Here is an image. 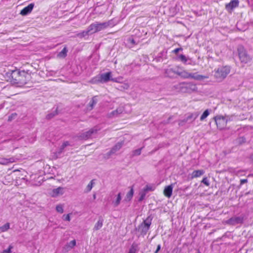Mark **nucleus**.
<instances>
[{"label": "nucleus", "instance_id": "nucleus-30", "mask_svg": "<svg viewBox=\"0 0 253 253\" xmlns=\"http://www.w3.org/2000/svg\"><path fill=\"white\" fill-rule=\"evenodd\" d=\"M10 228V224L6 223L3 226L0 227V233L7 231Z\"/></svg>", "mask_w": 253, "mask_h": 253}, {"label": "nucleus", "instance_id": "nucleus-13", "mask_svg": "<svg viewBox=\"0 0 253 253\" xmlns=\"http://www.w3.org/2000/svg\"><path fill=\"white\" fill-rule=\"evenodd\" d=\"M76 245V240H73L70 242L67 243L63 248V251L64 252H68L73 249Z\"/></svg>", "mask_w": 253, "mask_h": 253}, {"label": "nucleus", "instance_id": "nucleus-11", "mask_svg": "<svg viewBox=\"0 0 253 253\" xmlns=\"http://www.w3.org/2000/svg\"><path fill=\"white\" fill-rule=\"evenodd\" d=\"M34 5L35 4L33 3L29 4L27 6L24 7L22 10H21L20 14L23 16L28 15L32 12Z\"/></svg>", "mask_w": 253, "mask_h": 253}, {"label": "nucleus", "instance_id": "nucleus-50", "mask_svg": "<svg viewBox=\"0 0 253 253\" xmlns=\"http://www.w3.org/2000/svg\"><path fill=\"white\" fill-rule=\"evenodd\" d=\"M160 249H161V245H158L157 246V250L155 252V253H158V252L160 250Z\"/></svg>", "mask_w": 253, "mask_h": 253}, {"label": "nucleus", "instance_id": "nucleus-2", "mask_svg": "<svg viewBox=\"0 0 253 253\" xmlns=\"http://www.w3.org/2000/svg\"><path fill=\"white\" fill-rule=\"evenodd\" d=\"M230 71V68L229 66L220 67L214 70V76L217 81L221 82L227 77Z\"/></svg>", "mask_w": 253, "mask_h": 253}, {"label": "nucleus", "instance_id": "nucleus-36", "mask_svg": "<svg viewBox=\"0 0 253 253\" xmlns=\"http://www.w3.org/2000/svg\"><path fill=\"white\" fill-rule=\"evenodd\" d=\"M94 184L93 180H92L87 185L86 189H85V192H88L91 191V190L92 188L93 185Z\"/></svg>", "mask_w": 253, "mask_h": 253}, {"label": "nucleus", "instance_id": "nucleus-33", "mask_svg": "<svg viewBox=\"0 0 253 253\" xmlns=\"http://www.w3.org/2000/svg\"><path fill=\"white\" fill-rule=\"evenodd\" d=\"M137 246L136 244H132L129 249L128 253H135L137 251Z\"/></svg>", "mask_w": 253, "mask_h": 253}, {"label": "nucleus", "instance_id": "nucleus-48", "mask_svg": "<svg viewBox=\"0 0 253 253\" xmlns=\"http://www.w3.org/2000/svg\"><path fill=\"white\" fill-rule=\"evenodd\" d=\"M248 181V179H241L240 180V185H242L244 183H247Z\"/></svg>", "mask_w": 253, "mask_h": 253}, {"label": "nucleus", "instance_id": "nucleus-53", "mask_svg": "<svg viewBox=\"0 0 253 253\" xmlns=\"http://www.w3.org/2000/svg\"><path fill=\"white\" fill-rule=\"evenodd\" d=\"M197 253H201L200 251H198Z\"/></svg>", "mask_w": 253, "mask_h": 253}, {"label": "nucleus", "instance_id": "nucleus-43", "mask_svg": "<svg viewBox=\"0 0 253 253\" xmlns=\"http://www.w3.org/2000/svg\"><path fill=\"white\" fill-rule=\"evenodd\" d=\"M202 182L205 184L207 186L210 185V183L207 177L204 178L202 181Z\"/></svg>", "mask_w": 253, "mask_h": 253}, {"label": "nucleus", "instance_id": "nucleus-17", "mask_svg": "<svg viewBox=\"0 0 253 253\" xmlns=\"http://www.w3.org/2000/svg\"><path fill=\"white\" fill-rule=\"evenodd\" d=\"M209 78L207 76H203L197 74V73H190V76L189 78L193 79L196 80L198 81H201L203 80L204 79H208Z\"/></svg>", "mask_w": 253, "mask_h": 253}, {"label": "nucleus", "instance_id": "nucleus-12", "mask_svg": "<svg viewBox=\"0 0 253 253\" xmlns=\"http://www.w3.org/2000/svg\"><path fill=\"white\" fill-rule=\"evenodd\" d=\"M124 111V107L123 106L119 107L115 110L111 112L108 114L109 118L117 117L119 115L122 114Z\"/></svg>", "mask_w": 253, "mask_h": 253}, {"label": "nucleus", "instance_id": "nucleus-47", "mask_svg": "<svg viewBox=\"0 0 253 253\" xmlns=\"http://www.w3.org/2000/svg\"><path fill=\"white\" fill-rule=\"evenodd\" d=\"M143 190H144L146 192H147L148 191H150L152 190V188L151 187H150V186H148V185H146L145 188H144V189H143Z\"/></svg>", "mask_w": 253, "mask_h": 253}, {"label": "nucleus", "instance_id": "nucleus-34", "mask_svg": "<svg viewBox=\"0 0 253 253\" xmlns=\"http://www.w3.org/2000/svg\"><path fill=\"white\" fill-rule=\"evenodd\" d=\"M67 50L66 47H64L61 52H60L58 56L60 57H65L67 55Z\"/></svg>", "mask_w": 253, "mask_h": 253}, {"label": "nucleus", "instance_id": "nucleus-7", "mask_svg": "<svg viewBox=\"0 0 253 253\" xmlns=\"http://www.w3.org/2000/svg\"><path fill=\"white\" fill-rule=\"evenodd\" d=\"M98 130L97 127H93L88 131L82 133L79 137L80 139L86 140L90 138L92 134L96 133Z\"/></svg>", "mask_w": 253, "mask_h": 253}, {"label": "nucleus", "instance_id": "nucleus-22", "mask_svg": "<svg viewBox=\"0 0 253 253\" xmlns=\"http://www.w3.org/2000/svg\"><path fill=\"white\" fill-rule=\"evenodd\" d=\"M122 200V197H121V193H119L117 195L116 199L113 201L112 204H113L114 206L115 207H118L121 202V201Z\"/></svg>", "mask_w": 253, "mask_h": 253}, {"label": "nucleus", "instance_id": "nucleus-40", "mask_svg": "<svg viewBox=\"0 0 253 253\" xmlns=\"http://www.w3.org/2000/svg\"><path fill=\"white\" fill-rule=\"evenodd\" d=\"M175 74L179 76V74L183 71V69L179 67H176L174 68Z\"/></svg>", "mask_w": 253, "mask_h": 253}, {"label": "nucleus", "instance_id": "nucleus-16", "mask_svg": "<svg viewBox=\"0 0 253 253\" xmlns=\"http://www.w3.org/2000/svg\"><path fill=\"white\" fill-rule=\"evenodd\" d=\"M16 162V158L14 157H11L9 158H0V164L3 165H7L9 164L13 163Z\"/></svg>", "mask_w": 253, "mask_h": 253}, {"label": "nucleus", "instance_id": "nucleus-14", "mask_svg": "<svg viewBox=\"0 0 253 253\" xmlns=\"http://www.w3.org/2000/svg\"><path fill=\"white\" fill-rule=\"evenodd\" d=\"M69 145L70 143L68 141L64 142L60 146L59 150L54 153L53 157L55 158H57L63 152L64 148Z\"/></svg>", "mask_w": 253, "mask_h": 253}, {"label": "nucleus", "instance_id": "nucleus-29", "mask_svg": "<svg viewBox=\"0 0 253 253\" xmlns=\"http://www.w3.org/2000/svg\"><path fill=\"white\" fill-rule=\"evenodd\" d=\"M189 76L190 73L184 70H183V71L179 74V76L184 79L189 78Z\"/></svg>", "mask_w": 253, "mask_h": 253}, {"label": "nucleus", "instance_id": "nucleus-8", "mask_svg": "<svg viewBox=\"0 0 253 253\" xmlns=\"http://www.w3.org/2000/svg\"><path fill=\"white\" fill-rule=\"evenodd\" d=\"M215 121L217 127L222 129L226 126L227 120L225 117L217 116L215 117Z\"/></svg>", "mask_w": 253, "mask_h": 253}, {"label": "nucleus", "instance_id": "nucleus-39", "mask_svg": "<svg viewBox=\"0 0 253 253\" xmlns=\"http://www.w3.org/2000/svg\"><path fill=\"white\" fill-rule=\"evenodd\" d=\"M56 210L57 212L62 213L64 212L63 206L62 205H57Z\"/></svg>", "mask_w": 253, "mask_h": 253}, {"label": "nucleus", "instance_id": "nucleus-41", "mask_svg": "<svg viewBox=\"0 0 253 253\" xmlns=\"http://www.w3.org/2000/svg\"><path fill=\"white\" fill-rule=\"evenodd\" d=\"M70 214L71 213L64 214L62 216V219L65 221H70L71 220Z\"/></svg>", "mask_w": 253, "mask_h": 253}, {"label": "nucleus", "instance_id": "nucleus-3", "mask_svg": "<svg viewBox=\"0 0 253 253\" xmlns=\"http://www.w3.org/2000/svg\"><path fill=\"white\" fill-rule=\"evenodd\" d=\"M111 25V21L103 23L96 22L89 26V31H90L91 33L92 34L101 30H103L110 26Z\"/></svg>", "mask_w": 253, "mask_h": 253}, {"label": "nucleus", "instance_id": "nucleus-23", "mask_svg": "<svg viewBox=\"0 0 253 253\" xmlns=\"http://www.w3.org/2000/svg\"><path fill=\"white\" fill-rule=\"evenodd\" d=\"M204 173L203 170H194L192 174V178H196L202 175Z\"/></svg>", "mask_w": 253, "mask_h": 253}, {"label": "nucleus", "instance_id": "nucleus-52", "mask_svg": "<svg viewBox=\"0 0 253 253\" xmlns=\"http://www.w3.org/2000/svg\"><path fill=\"white\" fill-rule=\"evenodd\" d=\"M95 198H96V196H95V195L94 194V195H93V198H94V199H95Z\"/></svg>", "mask_w": 253, "mask_h": 253}, {"label": "nucleus", "instance_id": "nucleus-20", "mask_svg": "<svg viewBox=\"0 0 253 253\" xmlns=\"http://www.w3.org/2000/svg\"><path fill=\"white\" fill-rule=\"evenodd\" d=\"M173 189L172 185L171 184L166 187L164 190V194L168 198H170L172 195Z\"/></svg>", "mask_w": 253, "mask_h": 253}, {"label": "nucleus", "instance_id": "nucleus-6", "mask_svg": "<svg viewBox=\"0 0 253 253\" xmlns=\"http://www.w3.org/2000/svg\"><path fill=\"white\" fill-rule=\"evenodd\" d=\"M239 58L242 62L247 63L250 60V56L247 54L246 50L243 46H239L238 48Z\"/></svg>", "mask_w": 253, "mask_h": 253}, {"label": "nucleus", "instance_id": "nucleus-4", "mask_svg": "<svg viewBox=\"0 0 253 253\" xmlns=\"http://www.w3.org/2000/svg\"><path fill=\"white\" fill-rule=\"evenodd\" d=\"M111 72H109L105 73L100 74L93 78L90 83L92 84H97L99 83H107L109 81L111 80Z\"/></svg>", "mask_w": 253, "mask_h": 253}, {"label": "nucleus", "instance_id": "nucleus-10", "mask_svg": "<svg viewBox=\"0 0 253 253\" xmlns=\"http://www.w3.org/2000/svg\"><path fill=\"white\" fill-rule=\"evenodd\" d=\"M243 221V216H234L229 219L226 223L229 225H235L238 224H241Z\"/></svg>", "mask_w": 253, "mask_h": 253}, {"label": "nucleus", "instance_id": "nucleus-38", "mask_svg": "<svg viewBox=\"0 0 253 253\" xmlns=\"http://www.w3.org/2000/svg\"><path fill=\"white\" fill-rule=\"evenodd\" d=\"M146 192H146L143 190L139 193V195H140V197L139 199V201H141L144 199V198L146 196Z\"/></svg>", "mask_w": 253, "mask_h": 253}, {"label": "nucleus", "instance_id": "nucleus-19", "mask_svg": "<svg viewBox=\"0 0 253 253\" xmlns=\"http://www.w3.org/2000/svg\"><path fill=\"white\" fill-rule=\"evenodd\" d=\"M165 76L170 78H174L175 74L174 68H169L165 70Z\"/></svg>", "mask_w": 253, "mask_h": 253}, {"label": "nucleus", "instance_id": "nucleus-1", "mask_svg": "<svg viewBox=\"0 0 253 253\" xmlns=\"http://www.w3.org/2000/svg\"><path fill=\"white\" fill-rule=\"evenodd\" d=\"M11 82L13 84L22 85L26 84L30 79V75L24 71L13 70L11 73Z\"/></svg>", "mask_w": 253, "mask_h": 253}, {"label": "nucleus", "instance_id": "nucleus-49", "mask_svg": "<svg viewBox=\"0 0 253 253\" xmlns=\"http://www.w3.org/2000/svg\"><path fill=\"white\" fill-rule=\"evenodd\" d=\"M55 114H49L48 115H47V118L49 119H51V118H52L53 116H55Z\"/></svg>", "mask_w": 253, "mask_h": 253}, {"label": "nucleus", "instance_id": "nucleus-45", "mask_svg": "<svg viewBox=\"0 0 253 253\" xmlns=\"http://www.w3.org/2000/svg\"><path fill=\"white\" fill-rule=\"evenodd\" d=\"M11 248L12 247L11 246H9L8 249L3 250L2 253H10Z\"/></svg>", "mask_w": 253, "mask_h": 253}, {"label": "nucleus", "instance_id": "nucleus-15", "mask_svg": "<svg viewBox=\"0 0 253 253\" xmlns=\"http://www.w3.org/2000/svg\"><path fill=\"white\" fill-rule=\"evenodd\" d=\"M239 2L238 0H232L229 3L226 4L225 7L228 10H232L234 8L238 6Z\"/></svg>", "mask_w": 253, "mask_h": 253}, {"label": "nucleus", "instance_id": "nucleus-46", "mask_svg": "<svg viewBox=\"0 0 253 253\" xmlns=\"http://www.w3.org/2000/svg\"><path fill=\"white\" fill-rule=\"evenodd\" d=\"M182 48H176L174 50H173L172 51V52L175 53V54H177L179 51H182Z\"/></svg>", "mask_w": 253, "mask_h": 253}, {"label": "nucleus", "instance_id": "nucleus-27", "mask_svg": "<svg viewBox=\"0 0 253 253\" xmlns=\"http://www.w3.org/2000/svg\"><path fill=\"white\" fill-rule=\"evenodd\" d=\"M129 85L127 83H124L121 84L120 85H119L117 87V88L119 90L123 91V90H124L126 89H127L129 88Z\"/></svg>", "mask_w": 253, "mask_h": 253}, {"label": "nucleus", "instance_id": "nucleus-18", "mask_svg": "<svg viewBox=\"0 0 253 253\" xmlns=\"http://www.w3.org/2000/svg\"><path fill=\"white\" fill-rule=\"evenodd\" d=\"M64 193V188L59 187L57 188L52 190L51 195L52 197H57L59 195H62Z\"/></svg>", "mask_w": 253, "mask_h": 253}, {"label": "nucleus", "instance_id": "nucleus-26", "mask_svg": "<svg viewBox=\"0 0 253 253\" xmlns=\"http://www.w3.org/2000/svg\"><path fill=\"white\" fill-rule=\"evenodd\" d=\"M91 34H92L91 33V32L89 31V27H88L87 30L84 31L81 33H78L77 34V36L79 37H80V38H83L86 36H87L89 35H91Z\"/></svg>", "mask_w": 253, "mask_h": 253}, {"label": "nucleus", "instance_id": "nucleus-51", "mask_svg": "<svg viewBox=\"0 0 253 253\" xmlns=\"http://www.w3.org/2000/svg\"><path fill=\"white\" fill-rule=\"evenodd\" d=\"M130 41L131 43H132V44H135V41L133 39H131Z\"/></svg>", "mask_w": 253, "mask_h": 253}, {"label": "nucleus", "instance_id": "nucleus-42", "mask_svg": "<svg viewBox=\"0 0 253 253\" xmlns=\"http://www.w3.org/2000/svg\"><path fill=\"white\" fill-rule=\"evenodd\" d=\"M179 59L184 63H186L187 61L186 56L183 54H181L179 56Z\"/></svg>", "mask_w": 253, "mask_h": 253}, {"label": "nucleus", "instance_id": "nucleus-5", "mask_svg": "<svg viewBox=\"0 0 253 253\" xmlns=\"http://www.w3.org/2000/svg\"><path fill=\"white\" fill-rule=\"evenodd\" d=\"M151 221L152 218L150 216H148L138 226V231L142 235H146L150 229Z\"/></svg>", "mask_w": 253, "mask_h": 253}, {"label": "nucleus", "instance_id": "nucleus-28", "mask_svg": "<svg viewBox=\"0 0 253 253\" xmlns=\"http://www.w3.org/2000/svg\"><path fill=\"white\" fill-rule=\"evenodd\" d=\"M133 195V188L131 187L130 191L127 193L125 200L126 201H130L131 198H132V196Z\"/></svg>", "mask_w": 253, "mask_h": 253}, {"label": "nucleus", "instance_id": "nucleus-24", "mask_svg": "<svg viewBox=\"0 0 253 253\" xmlns=\"http://www.w3.org/2000/svg\"><path fill=\"white\" fill-rule=\"evenodd\" d=\"M97 103V99L96 96H94L92 98L91 101L88 104V109L91 110L93 109L94 105Z\"/></svg>", "mask_w": 253, "mask_h": 253}, {"label": "nucleus", "instance_id": "nucleus-32", "mask_svg": "<svg viewBox=\"0 0 253 253\" xmlns=\"http://www.w3.org/2000/svg\"><path fill=\"white\" fill-rule=\"evenodd\" d=\"M179 85L181 90L183 88H187L190 87L191 86H193V85L191 84H185L184 83L180 84ZM193 87L194 88L196 87L195 85H193Z\"/></svg>", "mask_w": 253, "mask_h": 253}, {"label": "nucleus", "instance_id": "nucleus-25", "mask_svg": "<svg viewBox=\"0 0 253 253\" xmlns=\"http://www.w3.org/2000/svg\"><path fill=\"white\" fill-rule=\"evenodd\" d=\"M103 220L102 218H99L97 223L95 224L94 230H98L100 229L103 226Z\"/></svg>", "mask_w": 253, "mask_h": 253}, {"label": "nucleus", "instance_id": "nucleus-31", "mask_svg": "<svg viewBox=\"0 0 253 253\" xmlns=\"http://www.w3.org/2000/svg\"><path fill=\"white\" fill-rule=\"evenodd\" d=\"M209 114H210L209 110L208 109L206 110L204 112V113H203L202 116H201L200 120L202 121L204 120L209 115Z\"/></svg>", "mask_w": 253, "mask_h": 253}, {"label": "nucleus", "instance_id": "nucleus-54", "mask_svg": "<svg viewBox=\"0 0 253 253\" xmlns=\"http://www.w3.org/2000/svg\"><path fill=\"white\" fill-rule=\"evenodd\" d=\"M252 158H253V154L252 155Z\"/></svg>", "mask_w": 253, "mask_h": 253}, {"label": "nucleus", "instance_id": "nucleus-9", "mask_svg": "<svg viewBox=\"0 0 253 253\" xmlns=\"http://www.w3.org/2000/svg\"><path fill=\"white\" fill-rule=\"evenodd\" d=\"M124 144V141H122L121 142H118V143H117L111 148L110 151L106 154V155L107 156V158H109L111 155L115 154V153H116L117 152L119 151L122 148V147H123Z\"/></svg>", "mask_w": 253, "mask_h": 253}, {"label": "nucleus", "instance_id": "nucleus-44", "mask_svg": "<svg viewBox=\"0 0 253 253\" xmlns=\"http://www.w3.org/2000/svg\"><path fill=\"white\" fill-rule=\"evenodd\" d=\"M122 79V78L121 77H119V78H112L111 81L114 82L120 83Z\"/></svg>", "mask_w": 253, "mask_h": 253}, {"label": "nucleus", "instance_id": "nucleus-35", "mask_svg": "<svg viewBox=\"0 0 253 253\" xmlns=\"http://www.w3.org/2000/svg\"><path fill=\"white\" fill-rule=\"evenodd\" d=\"M142 148H143V147H142V148H141L140 149H138L133 150L132 152V157H134V156H136L140 155L141 154V150L142 149Z\"/></svg>", "mask_w": 253, "mask_h": 253}, {"label": "nucleus", "instance_id": "nucleus-21", "mask_svg": "<svg viewBox=\"0 0 253 253\" xmlns=\"http://www.w3.org/2000/svg\"><path fill=\"white\" fill-rule=\"evenodd\" d=\"M199 112H194L193 113H191L189 114L187 117L184 120L185 122H186L189 120H192V121H194L199 116Z\"/></svg>", "mask_w": 253, "mask_h": 253}, {"label": "nucleus", "instance_id": "nucleus-37", "mask_svg": "<svg viewBox=\"0 0 253 253\" xmlns=\"http://www.w3.org/2000/svg\"><path fill=\"white\" fill-rule=\"evenodd\" d=\"M17 116V114L16 113H12L10 115L8 116L7 121L8 122H11L13 120L15 119Z\"/></svg>", "mask_w": 253, "mask_h": 253}]
</instances>
